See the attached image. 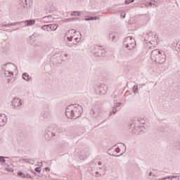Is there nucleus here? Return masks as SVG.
I'll return each instance as SVG.
<instances>
[{
	"label": "nucleus",
	"mask_w": 180,
	"mask_h": 180,
	"mask_svg": "<svg viewBox=\"0 0 180 180\" xmlns=\"http://www.w3.org/2000/svg\"><path fill=\"white\" fill-rule=\"evenodd\" d=\"M82 107L78 104H71L68 105L65 111L68 119H78L82 115Z\"/></svg>",
	"instance_id": "obj_1"
},
{
	"label": "nucleus",
	"mask_w": 180,
	"mask_h": 180,
	"mask_svg": "<svg viewBox=\"0 0 180 180\" xmlns=\"http://www.w3.org/2000/svg\"><path fill=\"white\" fill-rule=\"evenodd\" d=\"M65 37L70 41V43L67 44V46L72 47V46H75V44L81 41V33L79 32H77V30L74 29L69 30L66 32Z\"/></svg>",
	"instance_id": "obj_2"
},
{
	"label": "nucleus",
	"mask_w": 180,
	"mask_h": 180,
	"mask_svg": "<svg viewBox=\"0 0 180 180\" xmlns=\"http://www.w3.org/2000/svg\"><path fill=\"white\" fill-rule=\"evenodd\" d=\"M150 58L158 64H164L167 60V55L162 50L155 49L150 53Z\"/></svg>",
	"instance_id": "obj_3"
},
{
	"label": "nucleus",
	"mask_w": 180,
	"mask_h": 180,
	"mask_svg": "<svg viewBox=\"0 0 180 180\" xmlns=\"http://www.w3.org/2000/svg\"><path fill=\"white\" fill-rule=\"evenodd\" d=\"M143 40L145 41V46L148 47L150 44H153V46H157L158 44V35L153 32H148L144 34Z\"/></svg>",
	"instance_id": "obj_4"
},
{
	"label": "nucleus",
	"mask_w": 180,
	"mask_h": 180,
	"mask_svg": "<svg viewBox=\"0 0 180 180\" xmlns=\"http://www.w3.org/2000/svg\"><path fill=\"white\" fill-rule=\"evenodd\" d=\"M91 52L94 54L96 57H103L106 51L102 46L93 45L91 46Z\"/></svg>",
	"instance_id": "obj_5"
},
{
	"label": "nucleus",
	"mask_w": 180,
	"mask_h": 180,
	"mask_svg": "<svg viewBox=\"0 0 180 180\" xmlns=\"http://www.w3.org/2000/svg\"><path fill=\"white\" fill-rule=\"evenodd\" d=\"M94 89L97 95H106L108 86L105 84H97L94 86Z\"/></svg>",
	"instance_id": "obj_6"
},
{
	"label": "nucleus",
	"mask_w": 180,
	"mask_h": 180,
	"mask_svg": "<svg viewBox=\"0 0 180 180\" xmlns=\"http://www.w3.org/2000/svg\"><path fill=\"white\" fill-rule=\"evenodd\" d=\"M46 140H51L53 137L56 136V133L54 132V127H49L44 131V134Z\"/></svg>",
	"instance_id": "obj_7"
},
{
	"label": "nucleus",
	"mask_w": 180,
	"mask_h": 180,
	"mask_svg": "<svg viewBox=\"0 0 180 180\" xmlns=\"http://www.w3.org/2000/svg\"><path fill=\"white\" fill-rule=\"evenodd\" d=\"M102 113V106L96 105L94 108L90 111V115L93 119H96L99 117Z\"/></svg>",
	"instance_id": "obj_8"
},
{
	"label": "nucleus",
	"mask_w": 180,
	"mask_h": 180,
	"mask_svg": "<svg viewBox=\"0 0 180 180\" xmlns=\"http://www.w3.org/2000/svg\"><path fill=\"white\" fill-rule=\"evenodd\" d=\"M119 153H120V148H119V146L116 147V146H114L108 150V154H109V155H112V157H119V155H117Z\"/></svg>",
	"instance_id": "obj_9"
},
{
	"label": "nucleus",
	"mask_w": 180,
	"mask_h": 180,
	"mask_svg": "<svg viewBox=\"0 0 180 180\" xmlns=\"http://www.w3.org/2000/svg\"><path fill=\"white\" fill-rule=\"evenodd\" d=\"M12 109H19L20 106H22V100L20 98H15L11 101Z\"/></svg>",
	"instance_id": "obj_10"
},
{
	"label": "nucleus",
	"mask_w": 180,
	"mask_h": 180,
	"mask_svg": "<svg viewBox=\"0 0 180 180\" xmlns=\"http://www.w3.org/2000/svg\"><path fill=\"white\" fill-rule=\"evenodd\" d=\"M161 4V0H148L146 3V6L148 8H154V6H158Z\"/></svg>",
	"instance_id": "obj_11"
},
{
	"label": "nucleus",
	"mask_w": 180,
	"mask_h": 180,
	"mask_svg": "<svg viewBox=\"0 0 180 180\" xmlns=\"http://www.w3.org/2000/svg\"><path fill=\"white\" fill-rule=\"evenodd\" d=\"M8 123V117L5 114H0V127H4Z\"/></svg>",
	"instance_id": "obj_12"
},
{
	"label": "nucleus",
	"mask_w": 180,
	"mask_h": 180,
	"mask_svg": "<svg viewBox=\"0 0 180 180\" xmlns=\"http://www.w3.org/2000/svg\"><path fill=\"white\" fill-rule=\"evenodd\" d=\"M136 39L133 37H127L124 39L123 45H124L125 43L130 44V43H135Z\"/></svg>",
	"instance_id": "obj_13"
},
{
	"label": "nucleus",
	"mask_w": 180,
	"mask_h": 180,
	"mask_svg": "<svg viewBox=\"0 0 180 180\" xmlns=\"http://www.w3.org/2000/svg\"><path fill=\"white\" fill-rule=\"evenodd\" d=\"M6 77H8V82L9 84H12L13 82H15V78L12 77H13V72H8L6 73Z\"/></svg>",
	"instance_id": "obj_14"
},
{
	"label": "nucleus",
	"mask_w": 180,
	"mask_h": 180,
	"mask_svg": "<svg viewBox=\"0 0 180 180\" xmlns=\"http://www.w3.org/2000/svg\"><path fill=\"white\" fill-rule=\"evenodd\" d=\"M124 46L128 50H133V49H134V47H136V42H131L129 44H127V42H125Z\"/></svg>",
	"instance_id": "obj_15"
},
{
	"label": "nucleus",
	"mask_w": 180,
	"mask_h": 180,
	"mask_svg": "<svg viewBox=\"0 0 180 180\" xmlns=\"http://www.w3.org/2000/svg\"><path fill=\"white\" fill-rule=\"evenodd\" d=\"M172 49L174 50V51H177L179 53L180 51V41L179 42H174L172 44Z\"/></svg>",
	"instance_id": "obj_16"
},
{
	"label": "nucleus",
	"mask_w": 180,
	"mask_h": 180,
	"mask_svg": "<svg viewBox=\"0 0 180 180\" xmlns=\"http://www.w3.org/2000/svg\"><path fill=\"white\" fill-rule=\"evenodd\" d=\"M20 4L25 9H29L30 4L27 2V0H20Z\"/></svg>",
	"instance_id": "obj_17"
},
{
	"label": "nucleus",
	"mask_w": 180,
	"mask_h": 180,
	"mask_svg": "<svg viewBox=\"0 0 180 180\" xmlns=\"http://www.w3.org/2000/svg\"><path fill=\"white\" fill-rule=\"evenodd\" d=\"M22 22L25 25V26H32V25H34V23H36V20H27Z\"/></svg>",
	"instance_id": "obj_18"
},
{
	"label": "nucleus",
	"mask_w": 180,
	"mask_h": 180,
	"mask_svg": "<svg viewBox=\"0 0 180 180\" xmlns=\"http://www.w3.org/2000/svg\"><path fill=\"white\" fill-rule=\"evenodd\" d=\"M22 79H24L25 81H27V82H31L32 81V77H30L29 74L26 72L22 74Z\"/></svg>",
	"instance_id": "obj_19"
},
{
	"label": "nucleus",
	"mask_w": 180,
	"mask_h": 180,
	"mask_svg": "<svg viewBox=\"0 0 180 180\" xmlns=\"http://www.w3.org/2000/svg\"><path fill=\"white\" fill-rule=\"evenodd\" d=\"M129 131L132 134H136V124H131L129 125Z\"/></svg>",
	"instance_id": "obj_20"
},
{
	"label": "nucleus",
	"mask_w": 180,
	"mask_h": 180,
	"mask_svg": "<svg viewBox=\"0 0 180 180\" xmlns=\"http://www.w3.org/2000/svg\"><path fill=\"white\" fill-rule=\"evenodd\" d=\"M138 127L141 131H144V130H147V124L138 125Z\"/></svg>",
	"instance_id": "obj_21"
},
{
	"label": "nucleus",
	"mask_w": 180,
	"mask_h": 180,
	"mask_svg": "<svg viewBox=\"0 0 180 180\" xmlns=\"http://www.w3.org/2000/svg\"><path fill=\"white\" fill-rule=\"evenodd\" d=\"M41 116L44 117V119H47L49 116H50V112L49 111H44L41 113Z\"/></svg>",
	"instance_id": "obj_22"
},
{
	"label": "nucleus",
	"mask_w": 180,
	"mask_h": 180,
	"mask_svg": "<svg viewBox=\"0 0 180 180\" xmlns=\"http://www.w3.org/2000/svg\"><path fill=\"white\" fill-rule=\"evenodd\" d=\"M5 158H9L0 156V162H1V164H5V162H6V160H5Z\"/></svg>",
	"instance_id": "obj_23"
},
{
	"label": "nucleus",
	"mask_w": 180,
	"mask_h": 180,
	"mask_svg": "<svg viewBox=\"0 0 180 180\" xmlns=\"http://www.w3.org/2000/svg\"><path fill=\"white\" fill-rule=\"evenodd\" d=\"M41 29L43 30H46V32H49V30H50V25H44L42 26Z\"/></svg>",
	"instance_id": "obj_24"
},
{
	"label": "nucleus",
	"mask_w": 180,
	"mask_h": 180,
	"mask_svg": "<svg viewBox=\"0 0 180 180\" xmlns=\"http://www.w3.org/2000/svg\"><path fill=\"white\" fill-rule=\"evenodd\" d=\"M49 29L51 30H56V29H57V25L56 24L49 25Z\"/></svg>",
	"instance_id": "obj_25"
},
{
	"label": "nucleus",
	"mask_w": 180,
	"mask_h": 180,
	"mask_svg": "<svg viewBox=\"0 0 180 180\" xmlns=\"http://www.w3.org/2000/svg\"><path fill=\"white\" fill-rule=\"evenodd\" d=\"M117 112V110L115 108V107H112V111L110 112V116H112V115H115Z\"/></svg>",
	"instance_id": "obj_26"
},
{
	"label": "nucleus",
	"mask_w": 180,
	"mask_h": 180,
	"mask_svg": "<svg viewBox=\"0 0 180 180\" xmlns=\"http://www.w3.org/2000/svg\"><path fill=\"white\" fill-rule=\"evenodd\" d=\"M138 126H141V124H146V123H144V119H138Z\"/></svg>",
	"instance_id": "obj_27"
},
{
	"label": "nucleus",
	"mask_w": 180,
	"mask_h": 180,
	"mask_svg": "<svg viewBox=\"0 0 180 180\" xmlns=\"http://www.w3.org/2000/svg\"><path fill=\"white\" fill-rule=\"evenodd\" d=\"M70 15L71 16H79V11H72Z\"/></svg>",
	"instance_id": "obj_28"
},
{
	"label": "nucleus",
	"mask_w": 180,
	"mask_h": 180,
	"mask_svg": "<svg viewBox=\"0 0 180 180\" xmlns=\"http://www.w3.org/2000/svg\"><path fill=\"white\" fill-rule=\"evenodd\" d=\"M18 176H20V178H25L26 176V174H25V173L22 172H18Z\"/></svg>",
	"instance_id": "obj_29"
},
{
	"label": "nucleus",
	"mask_w": 180,
	"mask_h": 180,
	"mask_svg": "<svg viewBox=\"0 0 180 180\" xmlns=\"http://www.w3.org/2000/svg\"><path fill=\"white\" fill-rule=\"evenodd\" d=\"M16 25H23V21L11 23V26H16Z\"/></svg>",
	"instance_id": "obj_30"
},
{
	"label": "nucleus",
	"mask_w": 180,
	"mask_h": 180,
	"mask_svg": "<svg viewBox=\"0 0 180 180\" xmlns=\"http://www.w3.org/2000/svg\"><path fill=\"white\" fill-rule=\"evenodd\" d=\"M157 176H158V174H157V173H155V172H150L149 173V176H155V177H156Z\"/></svg>",
	"instance_id": "obj_31"
},
{
	"label": "nucleus",
	"mask_w": 180,
	"mask_h": 180,
	"mask_svg": "<svg viewBox=\"0 0 180 180\" xmlns=\"http://www.w3.org/2000/svg\"><path fill=\"white\" fill-rule=\"evenodd\" d=\"M69 22H74V20H79V18H68Z\"/></svg>",
	"instance_id": "obj_32"
},
{
	"label": "nucleus",
	"mask_w": 180,
	"mask_h": 180,
	"mask_svg": "<svg viewBox=\"0 0 180 180\" xmlns=\"http://www.w3.org/2000/svg\"><path fill=\"white\" fill-rule=\"evenodd\" d=\"M121 105H122V103H114L113 107L117 108H119V106H121Z\"/></svg>",
	"instance_id": "obj_33"
},
{
	"label": "nucleus",
	"mask_w": 180,
	"mask_h": 180,
	"mask_svg": "<svg viewBox=\"0 0 180 180\" xmlns=\"http://www.w3.org/2000/svg\"><path fill=\"white\" fill-rule=\"evenodd\" d=\"M134 0H125V5H129V4H131Z\"/></svg>",
	"instance_id": "obj_34"
},
{
	"label": "nucleus",
	"mask_w": 180,
	"mask_h": 180,
	"mask_svg": "<svg viewBox=\"0 0 180 180\" xmlns=\"http://www.w3.org/2000/svg\"><path fill=\"white\" fill-rule=\"evenodd\" d=\"M35 172L40 174V172H41V167H36L35 168Z\"/></svg>",
	"instance_id": "obj_35"
},
{
	"label": "nucleus",
	"mask_w": 180,
	"mask_h": 180,
	"mask_svg": "<svg viewBox=\"0 0 180 180\" xmlns=\"http://www.w3.org/2000/svg\"><path fill=\"white\" fill-rule=\"evenodd\" d=\"M120 16L122 19H124V18H126V13L122 12Z\"/></svg>",
	"instance_id": "obj_36"
},
{
	"label": "nucleus",
	"mask_w": 180,
	"mask_h": 180,
	"mask_svg": "<svg viewBox=\"0 0 180 180\" xmlns=\"http://www.w3.org/2000/svg\"><path fill=\"white\" fill-rule=\"evenodd\" d=\"M99 19V17H90V20H97Z\"/></svg>",
	"instance_id": "obj_37"
},
{
	"label": "nucleus",
	"mask_w": 180,
	"mask_h": 180,
	"mask_svg": "<svg viewBox=\"0 0 180 180\" xmlns=\"http://www.w3.org/2000/svg\"><path fill=\"white\" fill-rule=\"evenodd\" d=\"M25 178H28V179H32L33 177H32V176H30V174H25Z\"/></svg>",
	"instance_id": "obj_38"
},
{
	"label": "nucleus",
	"mask_w": 180,
	"mask_h": 180,
	"mask_svg": "<svg viewBox=\"0 0 180 180\" xmlns=\"http://www.w3.org/2000/svg\"><path fill=\"white\" fill-rule=\"evenodd\" d=\"M29 164H31V165H33L34 164V160H33V159H30Z\"/></svg>",
	"instance_id": "obj_39"
},
{
	"label": "nucleus",
	"mask_w": 180,
	"mask_h": 180,
	"mask_svg": "<svg viewBox=\"0 0 180 180\" xmlns=\"http://www.w3.org/2000/svg\"><path fill=\"white\" fill-rule=\"evenodd\" d=\"M110 37H112V40H115V39H116V36L113 35V34H110Z\"/></svg>",
	"instance_id": "obj_40"
},
{
	"label": "nucleus",
	"mask_w": 180,
	"mask_h": 180,
	"mask_svg": "<svg viewBox=\"0 0 180 180\" xmlns=\"http://www.w3.org/2000/svg\"><path fill=\"white\" fill-rule=\"evenodd\" d=\"M44 19H51V15L44 17Z\"/></svg>",
	"instance_id": "obj_41"
},
{
	"label": "nucleus",
	"mask_w": 180,
	"mask_h": 180,
	"mask_svg": "<svg viewBox=\"0 0 180 180\" xmlns=\"http://www.w3.org/2000/svg\"><path fill=\"white\" fill-rule=\"evenodd\" d=\"M22 161H25V162H27L29 164L30 159H22Z\"/></svg>",
	"instance_id": "obj_42"
},
{
	"label": "nucleus",
	"mask_w": 180,
	"mask_h": 180,
	"mask_svg": "<svg viewBox=\"0 0 180 180\" xmlns=\"http://www.w3.org/2000/svg\"><path fill=\"white\" fill-rule=\"evenodd\" d=\"M6 169H8L9 172H13V169H8V168H6Z\"/></svg>",
	"instance_id": "obj_43"
},
{
	"label": "nucleus",
	"mask_w": 180,
	"mask_h": 180,
	"mask_svg": "<svg viewBox=\"0 0 180 180\" xmlns=\"http://www.w3.org/2000/svg\"><path fill=\"white\" fill-rule=\"evenodd\" d=\"M133 92L134 94H136V86H133Z\"/></svg>",
	"instance_id": "obj_44"
},
{
	"label": "nucleus",
	"mask_w": 180,
	"mask_h": 180,
	"mask_svg": "<svg viewBox=\"0 0 180 180\" xmlns=\"http://www.w3.org/2000/svg\"><path fill=\"white\" fill-rule=\"evenodd\" d=\"M85 20H86V21H89V20H91V17L86 18H85Z\"/></svg>",
	"instance_id": "obj_45"
},
{
	"label": "nucleus",
	"mask_w": 180,
	"mask_h": 180,
	"mask_svg": "<svg viewBox=\"0 0 180 180\" xmlns=\"http://www.w3.org/2000/svg\"><path fill=\"white\" fill-rule=\"evenodd\" d=\"M9 26H11V23L10 24H5V27H9Z\"/></svg>",
	"instance_id": "obj_46"
},
{
	"label": "nucleus",
	"mask_w": 180,
	"mask_h": 180,
	"mask_svg": "<svg viewBox=\"0 0 180 180\" xmlns=\"http://www.w3.org/2000/svg\"><path fill=\"white\" fill-rule=\"evenodd\" d=\"M45 171H50L49 167H46V168H45Z\"/></svg>",
	"instance_id": "obj_47"
},
{
	"label": "nucleus",
	"mask_w": 180,
	"mask_h": 180,
	"mask_svg": "<svg viewBox=\"0 0 180 180\" xmlns=\"http://www.w3.org/2000/svg\"><path fill=\"white\" fill-rule=\"evenodd\" d=\"M63 56H64V57H66V58L68 57V54H67V53H64Z\"/></svg>",
	"instance_id": "obj_48"
},
{
	"label": "nucleus",
	"mask_w": 180,
	"mask_h": 180,
	"mask_svg": "<svg viewBox=\"0 0 180 180\" xmlns=\"http://www.w3.org/2000/svg\"><path fill=\"white\" fill-rule=\"evenodd\" d=\"M76 1H77V2H82V1L84 0H76Z\"/></svg>",
	"instance_id": "obj_49"
},
{
	"label": "nucleus",
	"mask_w": 180,
	"mask_h": 180,
	"mask_svg": "<svg viewBox=\"0 0 180 180\" xmlns=\"http://www.w3.org/2000/svg\"><path fill=\"white\" fill-rule=\"evenodd\" d=\"M65 22H69L68 18L65 20Z\"/></svg>",
	"instance_id": "obj_50"
},
{
	"label": "nucleus",
	"mask_w": 180,
	"mask_h": 180,
	"mask_svg": "<svg viewBox=\"0 0 180 180\" xmlns=\"http://www.w3.org/2000/svg\"><path fill=\"white\" fill-rule=\"evenodd\" d=\"M1 27H5V24L1 25Z\"/></svg>",
	"instance_id": "obj_51"
},
{
	"label": "nucleus",
	"mask_w": 180,
	"mask_h": 180,
	"mask_svg": "<svg viewBox=\"0 0 180 180\" xmlns=\"http://www.w3.org/2000/svg\"><path fill=\"white\" fill-rule=\"evenodd\" d=\"M5 67H6V65H4V66L2 67V70H4V68H5Z\"/></svg>",
	"instance_id": "obj_52"
},
{
	"label": "nucleus",
	"mask_w": 180,
	"mask_h": 180,
	"mask_svg": "<svg viewBox=\"0 0 180 180\" xmlns=\"http://www.w3.org/2000/svg\"><path fill=\"white\" fill-rule=\"evenodd\" d=\"M34 175H37V173H36L35 172H34Z\"/></svg>",
	"instance_id": "obj_53"
},
{
	"label": "nucleus",
	"mask_w": 180,
	"mask_h": 180,
	"mask_svg": "<svg viewBox=\"0 0 180 180\" xmlns=\"http://www.w3.org/2000/svg\"><path fill=\"white\" fill-rule=\"evenodd\" d=\"M43 166V163H41V167H42Z\"/></svg>",
	"instance_id": "obj_54"
},
{
	"label": "nucleus",
	"mask_w": 180,
	"mask_h": 180,
	"mask_svg": "<svg viewBox=\"0 0 180 180\" xmlns=\"http://www.w3.org/2000/svg\"><path fill=\"white\" fill-rule=\"evenodd\" d=\"M98 164L101 165V162H99Z\"/></svg>",
	"instance_id": "obj_55"
}]
</instances>
